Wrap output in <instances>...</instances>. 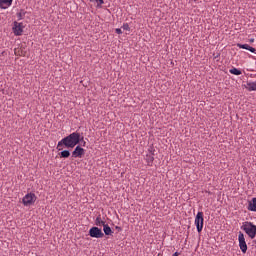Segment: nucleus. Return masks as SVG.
Listing matches in <instances>:
<instances>
[{"instance_id":"nucleus-1","label":"nucleus","mask_w":256,"mask_h":256,"mask_svg":"<svg viewBox=\"0 0 256 256\" xmlns=\"http://www.w3.org/2000/svg\"><path fill=\"white\" fill-rule=\"evenodd\" d=\"M81 135L77 132H74L70 134L69 136L63 138L61 141H59L57 149L61 151L60 148L62 145H64L66 148H74L76 145L80 142Z\"/></svg>"},{"instance_id":"nucleus-2","label":"nucleus","mask_w":256,"mask_h":256,"mask_svg":"<svg viewBox=\"0 0 256 256\" xmlns=\"http://www.w3.org/2000/svg\"><path fill=\"white\" fill-rule=\"evenodd\" d=\"M241 230L244 231V233L250 238V239H255L256 237V225L253 224L252 222L245 221L242 223Z\"/></svg>"},{"instance_id":"nucleus-3","label":"nucleus","mask_w":256,"mask_h":256,"mask_svg":"<svg viewBox=\"0 0 256 256\" xmlns=\"http://www.w3.org/2000/svg\"><path fill=\"white\" fill-rule=\"evenodd\" d=\"M194 225H196V230H198L199 233L202 232L204 226L203 212H198V214H196V218L194 219Z\"/></svg>"},{"instance_id":"nucleus-4","label":"nucleus","mask_w":256,"mask_h":256,"mask_svg":"<svg viewBox=\"0 0 256 256\" xmlns=\"http://www.w3.org/2000/svg\"><path fill=\"white\" fill-rule=\"evenodd\" d=\"M238 246L242 253H246L248 250V246L246 243L245 235L242 232L238 233Z\"/></svg>"},{"instance_id":"nucleus-5","label":"nucleus","mask_w":256,"mask_h":256,"mask_svg":"<svg viewBox=\"0 0 256 256\" xmlns=\"http://www.w3.org/2000/svg\"><path fill=\"white\" fill-rule=\"evenodd\" d=\"M37 197L34 193H28L22 199L24 206H30L35 203Z\"/></svg>"},{"instance_id":"nucleus-6","label":"nucleus","mask_w":256,"mask_h":256,"mask_svg":"<svg viewBox=\"0 0 256 256\" xmlns=\"http://www.w3.org/2000/svg\"><path fill=\"white\" fill-rule=\"evenodd\" d=\"M12 30L15 36H21L24 30L23 22H14Z\"/></svg>"},{"instance_id":"nucleus-7","label":"nucleus","mask_w":256,"mask_h":256,"mask_svg":"<svg viewBox=\"0 0 256 256\" xmlns=\"http://www.w3.org/2000/svg\"><path fill=\"white\" fill-rule=\"evenodd\" d=\"M89 235L93 238H103L104 233L102 232V229L98 227H92L89 231Z\"/></svg>"},{"instance_id":"nucleus-8","label":"nucleus","mask_w":256,"mask_h":256,"mask_svg":"<svg viewBox=\"0 0 256 256\" xmlns=\"http://www.w3.org/2000/svg\"><path fill=\"white\" fill-rule=\"evenodd\" d=\"M84 154H85V150L83 148H81L80 146H77L72 153V157L73 158H82Z\"/></svg>"},{"instance_id":"nucleus-9","label":"nucleus","mask_w":256,"mask_h":256,"mask_svg":"<svg viewBox=\"0 0 256 256\" xmlns=\"http://www.w3.org/2000/svg\"><path fill=\"white\" fill-rule=\"evenodd\" d=\"M237 47L239 49L248 50L250 53L256 54V48H252V46H249V44H237Z\"/></svg>"},{"instance_id":"nucleus-10","label":"nucleus","mask_w":256,"mask_h":256,"mask_svg":"<svg viewBox=\"0 0 256 256\" xmlns=\"http://www.w3.org/2000/svg\"><path fill=\"white\" fill-rule=\"evenodd\" d=\"M13 0H0V9H8L12 5Z\"/></svg>"},{"instance_id":"nucleus-11","label":"nucleus","mask_w":256,"mask_h":256,"mask_svg":"<svg viewBox=\"0 0 256 256\" xmlns=\"http://www.w3.org/2000/svg\"><path fill=\"white\" fill-rule=\"evenodd\" d=\"M247 209L249 211L252 212H256V198H252L249 202H248V207Z\"/></svg>"},{"instance_id":"nucleus-12","label":"nucleus","mask_w":256,"mask_h":256,"mask_svg":"<svg viewBox=\"0 0 256 256\" xmlns=\"http://www.w3.org/2000/svg\"><path fill=\"white\" fill-rule=\"evenodd\" d=\"M145 160L147 162V165L152 167L155 160V155L147 154Z\"/></svg>"},{"instance_id":"nucleus-13","label":"nucleus","mask_w":256,"mask_h":256,"mask_svg":"<svg viewBox=\"0 0 256 256\" xmlns=\"http://www.w3.org/2000/svg\"><path fill=\"white\" fill-rule=\"evenodd\" d=\"M249 92L256 91V82H247L245 87Z\"/></svg>"},{"instance_id":"nucleus-14","label":"nucleus","mask_w":256,"mask_h":256,"mask_svg":"<svg viewBox=\"0 0 256 256\" xmlns=\"http://www.w3.org/2000/svg\"><path fill=\"white\" fill-rule=\"evenodd\" d=\"M229 73H230V74H233V75H235V76H240V75H242V71H240V70L237 69V68H232V69H230V70H229Z\"/></svg>"},{"instance_id":"nucleus-15","label":"nucleus","mask_w":256,"mask_h":256,"mask_svg":"<svg viewBox=\"0 0 256 256\" xmlns=\"http://www.w3.org/2000/svg\"><path fill=\"white\" fill-rule=\"evenodd\" d=\"M97 226H103L106 225L105 221L102 220L101 216H98L95 221Z\"/></svg>"},{"instance_id":"nucleus-16","label":"nucleus","mask_w":256,"mask_h":256,"mask_svg":"<svg viewBox=\"0 0 256 256\" xmlns=\"http://www.w3.org/2000/svg\"><path fill=\"white\" fill-rule=\"evenodd\" d=\"M104 228H103V230H104V233L106 234V235H112L113 234V231L111 230V228L109 227V225H104L103 226Z\"/></svg>"},{"instance_id":"nucleus-17","label":"nucleus","mask_w":256,"mask_h":256,"mask_svg":"<svg viewBox=\"0 0 256 256\" xmlns=\"http://www.w3.org/2000/svg\"><path fill=\"white\" fill-rule=\"evenodd\" d=\"M25 15H26V12L24 10H21V11L17 12L18 20L19 21L23 20Z\"/></svg>"},{"instance_id":"nucleus-18","label":"nucleus","mask_w":256,"mask_h":256,"mask_svg":"<svg viewBox=\"0 0 256 256\" xmlns=\"http://www.w3.org/2000/svg\"><path fill=\"white\" fill-rule=\"evenodd\" d=\"M70 156V152L68 150H64L60 153L61 158H68Z\"/></svg>"},{"instance_id":"nucleus-19","label":"nucleus","mask_w":256,"mask_h":256,"mask_svg":"<svg viewBox=\"0 0 256 256\" xmlns=\"http://www.w3.org/2000/svg\"><path fill=\"white\" fill-rule=\"evenodd\" d=\"M148 155L155 156V148H154V146H151V147L148 149Z\"/></svg>"},{"instance_id":"nucleus-20","label":"nucleus","mask_w":256,"mask_h":256,"mask_svg":"<svg viewBox=\"0 0 256 256\" xmlns=\"http://www.w3.org/2000/svg\"><path fill=\"white\" fill-rule=\"evenodd\" d=\"M122 29H123L124 31H130V26H129V24H128V23L123 24Z\"/></svg>"},{"instance_id":"nucleus-21","label":"nucleus","mask_w":256,"mask_h":256,"mask_svg":"<svg viewBox=\"0 0 256 256\" xmlns=\"http://www.w3.org/2000/svg\"><path fill=\"white\" fill-rule=\"evenodd\" d=\"M116 33L119 34V35L123 34L121 28H116Z\"/></svg>"},{"instance_id":"nucleus-22","label":"nucleus","mask_w":256,"mask_h":256,"mask_svg":"<svg viewBox=\"0 0 256 256\" xmlns=\"http://www.w3.org/2000/svg\"><path fill=\"white\" fill-rule=\"evenodd\" d=\"M255 42V38H249V43H254Z\"/></svg>"},{"instance_id":"nucleus-23","label":"nucleus","mask_w":256,"mask_h":256,"mask_svg":"<svg viewBox=\"0 0 256 256\" xmlns=\"http://www.w3.org/2000/svg\"><path fill=\"white\" fill-rule=\"evenodd\" d=\"M116 229H117L119 232L122 231V228L119 227V226H116Z\"/></svg>"},{"instance_id":"nucleus-24","label":"nucleus","mask_w":256,"mask_h":256,"mask_svg":"<svg viewBox=\"0 0 256 256\" xmlns=\"http://www.w3.org/2000/svg\"><path fill=\"white\" fill-rule=\"evenodd\" d=\"M172 256H179L178 252L172 254Z\"/></svg>"}]
</instances>
